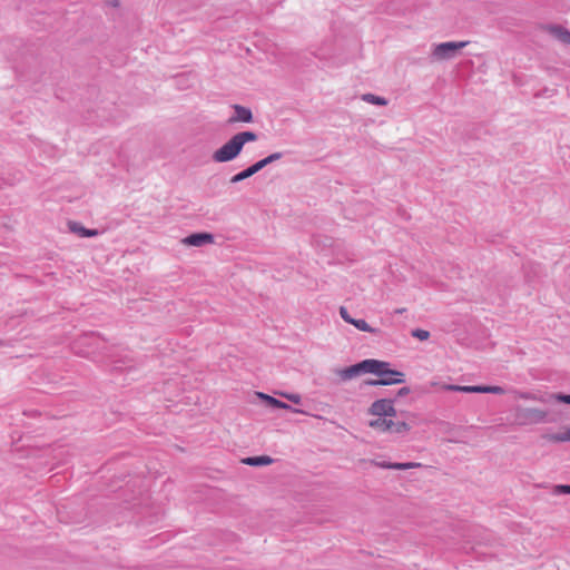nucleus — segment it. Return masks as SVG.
<instances>
[{
    "instance_id": "obj_1",
    "label": "nucleus",
    "mask_w": 570,
    "mask_h": 570,
    "mask_svg": "<svg viewBox=\"0 0 570 570\" xmlns=\"http://www.w3.org/2000/svg\"><path fill=\"white\" fill-rule=\"evenodd\" d=\"M257 135L253 131H240L234 135L226 144L214 151L213 160L215 163H227L235 159L242 151L244 145L255 141Z\"/></svg>"
},
{
    "instance_id": "obj_2",
    "label": "nucleus",
    "mask_w": 570,
    "mask_h": 570,
    "mask_svg": "<svg viewBox=\"0 0 570 570\" xmlns=\"http://www.w3.org/2000/svg\"><path fill=\"white\" fill-rule=\"evenodd\" d=\"M382 366L383 365L379 363V360L366 358L348 367L336 370L335 373L341 377V380L350 381L361 374L376 373Z\"/></svg>"
},
{
    "instance_id": "obj_3",
    "label": "nucleus",
    "mask_w": 570,
    "mask_h": 570,
    "mask_svg": "<svg viewBox=\"0 0 570 570\" xmlns=\"http://www.w3.org/2000/svg\"><path fill=\"white\" fill-rule=\"evenodd\" d=\"M383 366L379 370V372L373 373L379 376L376 380H366L364 383L366 385L377 386V385H393L401 384L404 380V374L400 371L391 368V364L385 361H380Z\"/></svg>"
},
{
    "instance_id": "obj_4",
    "label": "nucleus",
    "mask_w": 570,
    "mask_h": 570,
    "mask_svg": "<svg viewBox=\"0 0 570 570\" xmlns=\"http://www.w3.org/2000/svg\"><path fill=\"white\" fill-rule=\"evenodd\" d=\"M548 412L537 407L517 406L514 422L519 425H531L547 422Z\"/></svg>"
},
{
    "instance_id": "obj_5",
    "label": "nucleus",
    "mask_w": 570,
    "mask_h": 570,
    "mask_svg": "<svg viewBox=\"0 0 570 570\" xmlns=\"http://www.w3.org/2000/svg\"><path fill=\"white\" fill-rule=\"evenodd\" d=\"M468 43L469 41H448L435 45L432 50V58L438 61L452 59Z\"/></svg>"
},
{
    "instance_id": "obj_6",
    "label": "nucleus",
    "mask_w": 570,
    "mask_h": 570,
    "mask_svg": "<svg viewBox=\"0 0 570 570\" xmlns=\"http://www.w3.org/2000/svg\"><path fill=\"white\" fill-rule=\"evenodd\" d=\"M368 413L375 416L393 417L396 415V410L392 400L380 399L371 404Z\"/></svg>"
},
{
    "instance_id": "obj_7",
    "label": "nucleus",
    "mask_w": 570,
    "mask_h": 570,
    "mask_svg": "<svg viewBox=\"0 0 570 570\" xmlns=\"http://www.w3.org/2000/svg\"><path fill=\"white\" fill-rule=\"evenodd\" d=\"M214 236L209 233H194L185 237L183 243L188 246L200 247L206 244H212Z\"/></svg>"
},
{
    "instance_id": "obj_8",
    "label": "nucleus",
    "mask_w": 570,
    "mask_h": 570,
    "mask_svg": "<svg viewBox=\"0 0 570 570\" xmlns=\"http://www.w3.org/2000/svg\"><path fill=\"white\" fill-rule=\"evenodd\" d=\"M256 395L258 396V399L263 400L271 407L289 410V411H293L294 413H298V414L304 413V411L298 410V409H293L289 404L283 402L274 396H271L268 394L257 392Z\"/></svg>"
},
{
    "instance_id": "obj_9",
    "label": "nucleus",
    "mask_w": 570,
    "mask_h": 570,
    "mask_svg": "<svg viewBox=\"0 0 570 570\" xmlns=\"http://www.w3.org/2000/svg\"><path fill=\"white\" fill-rule=\"evenodd\" d=\"M234 115L228 119V122H250L253 120V114L249 108L234 105Z\"/></svg>"
},
{
    "instance_id": "obj_10",
    "label": "nucleus",
    "mask_w": 570,
    "mask_h": 570,
    "mask_svg": "<svg viewBox=\"0 0 570 570\" xmlns=\"http://www.w3.org/2000/svg\"><path fill=\"white\" fill-rule=\"evenodd\" d=\"M263 168H264L263 163H261V160H258L255 164H253L252 166L247 167L246 169L234 175L230 178V183L236 184L242 180H245V179L252 177L253 175H255L256 173H258L259 170H262Z\"/></svg>"
},
{
    "instance_id": "obj_11",
    "label": "nucleus",
    "mask_w": 570,
    "mask_h": 570,
    "mask_svg": "<svg viewBox=\"0 0 570 570\" xmlns=\"http://www.w3.org/2000/svg\"><path fill=\"white\" fill-rule=\"evenodd\" d=\"M550 35L556 37L560 42L570 45V31L558 24H548L544 28Z\"/></svg>"
},
{
    "instance_id": "obj_12",
    "label": "nucleus",
    "mask_w": 570,
    "mask_h": 570,
    "mask_svg": "<svg viewBox=\"0 0 570 570\" xmlns=\"http://www.w3.org/2000/svg\"><path fill=\"white\" fill-rule=\"evenodd\" d=\"M374 464L382 469H390V470H410L420 468L422 464L417 462H405V463H391L386 461H375Z\"/></svg>"
},
{
    "instance_id": "obj_13",
    "label": "nucleus",
    "mask_w": 570,
    "mask_h": 570,
    "mask_svg": "<svg viewBox=\"0 0 570 570\" xmlns=\"http://www.w3.org/2000/svg\"><path fill=\"white\" fill-rule=\"evenodd\" d=\"M368 425L372 429H375V430L381 431V432H390V431H392L393 420L387 419V417L379 416L375 420H371L368 422Z\"/></svg>"
},
{
    "instance_id": "obj_14",
    "label": "nucleus",
    "mask_w": 570,
    "mask_h": 570,
    "mask_svg": "<svg viewBox=\"0 0 570 570\" xmlns=\"http://www.w3.org/2000/svg\"><path fill=\"white\" fill-rule=\"evenodd\" d=\"M543 439L554 443L570 442V428H566L563 431L560 432L546 433L543 435Z\"/></svg>"
},
{
    "instance_id": "obj_15",
    "label": "nucleus",
    "mask_w": 570,
    "mask_h": 570,
    "mask_svg": "<svg viewBox=\"0 0 570 570\" xmlns=\"http://www.w3.org/2000/svg\"><path fill=\"white\" fill-rule=\"evenodd\" d=\"M243 463L250 466H262L273 463V459L268 455L248 456L243 459Z\"/></svg>"
},
{
    "instance_id": "obj_16",
    "label": "nucleus",
    "mask_w": 570,
    "mask_h": 570,
    "mask_svg": "<svg viewBox=\"0 0 570 570\" xmlns=\"http://www.w3.org/2000/svg\"><path fill=\"white\" fill-rule=\"evenodd\" d=\"M70 229L80 235L81 237H92L98 235V232L96 229H87L78 225L77 223L70 224Z\"/></svg>"
},
{
    "instance_id": "obj_17",
    "label": "nucleus",
    "mask_w": 570,
    "mask_h": 570,
    "mask_svg": "<svg viewBox=\"0 0 570 570\" xmlns=\"http://www.w3.org/2000/svg\"><path fill=\"white\" fill-rule=\"evenodd\" d=\"M352 325H354L357 330L362 331V332H368V333H372V334H377L380 333V330L379 328H375V327H372L370 326L365 320L363 318H354Z\"/></svg>"
},
{
    "instance_id": "obj_18",
    "label": "nucleus",
    "mask_w": 570,
    "mask_h": 570,
    "mask_svg": "<svg viewBox=\"0 0 570 570\" xmlns=\"http://www.w3.org/2000/svg\"><path fill=\"white\" fill-rule=\"evenodd\" d=\"M362 100L368 102V104H373V105H377V106H385L387 104L386 99L383 98V97H380V96H375L373 94H365L362 96Z\"/></svg>"
},
{
    "instance_id": "obj_19",
    "label": "nucleus",
    "mask_w": 570,
    "mask_h": 570,
    "mask_svg": "<svg viewBox=\"0 0 570 570\" xmlns=\"http://www.w3.org/2000/svg\"><path fill=\"white\" fill-rule=\"evenodd\" d=\"M410 425L406 423V422H394L393 421V426H392V431H390L391 433H396V434H404L406 432L410 431Z\"/></svg>"
},
{
    "instance_id": "obj_20",
    "label": "nucleus",
    "mask_w": 570,
    "mask_h": 570,
    "mask_svg": "<svg viewBox=\"0 0 570 570\" xmlns=\"http://www.w3.org/2000/svg\"><path fill=\"white\" fill-rule=\"evenodd\" d=\"M547 400L550 401H558L561 403L570 404V394H563V393H552L547 396Z\"/></svg>"
},
{
    "instance_id": "obj_21",
    "label": "nucleus",
    "mask_w": 570,
    "mask_h": 570,
    "mask_svg": "<svg viewBox=\"0 0 570 570\" xmlns=\"http://www.w3.org/2000/svg\"><path fill=\"white\" fill-rule=\"evenodd\" d=\"M482 393L501 395L504 393V389L497 385H482Z\"/></svg>"
},
{
    "instance_id": "obj_22",
    "label": "nucleus",
    "mask_w": 570,
    "mask_h": 570,
    "mask_svg": "<svg viewBox=\"0 0 570 570\" xmlns=\"http://www.w3.org/2000/svg\"><path fill=\"white\" fill-rule=\"evenodd\" d=\"M282 157H283L282 153H274V154H271L269 156L261 159V163H263V166L266 167L267 165L281 159Z\"/></svg>"
},
{
    "instance_id": "obj_23",
    "label": "nucleus",
    "mask_w": 570,
    "mask_h": 570,
    "mask_svg": "<svg viewBox=\"0 0 570 570\" xmlns=\"http://www.w3.org/2000/svg\"><path fill=\"white\" fill-rule=\"evenodd\" d=\"M412 336L420 341H425L430 337V332L422 328H416L412 331Z\"/></svg>"
},
{
    "instance_id": "obj_24",
    "label": "nucleus",
    "mask_w": 570,
    "mask_h": 570,
    "mask_svg": "<svg viewBox=\"0 0 570 570\" xmlns=\"http://www.w3.org/2000/svg\"><path fill=\"white\" fill-rule=\"evenodd\" d=\"M462 393H482V385H461Z\"/></svg>"
},
{
    "instance_id": "obj_25",
    "label": "nucleus",
    "mask_w": 570,
    "mask_h": 570,
    "mask_svg": "<svg viewBox=\"0 0 570 570\" xmlns=\"http://www.w3.org/2000/svg\"><path fill=\"white\" fill-rule=\"evenodd\" d=\"M520 397L525 399V400L539 401V402H542V403H548L549 402V400H547V397H544V396H537V395L530 394V393H521Z\"/></svg>"
},
{
    "instance_id": "obj_26",
    "label": "nucleus",
    "mask_w": 570,
    "mask_h": 570,
    "mask_svg": "<svg viewBox=\"0 0 570 570\" xmlns=\"http://www.w3.org/2000/svg\"><path fill=\"white\" fill-rule=\"evenodd\" d=\"M282 396H284L294 404H299L302 402L301 395L296 393H282Z\"/></svg>"
},
{
    "instance_id": "obj_27",
    "label": "nucleus",
    "mask_w": 570,
    "mask_h": 570,
    "mask_svg": "<svg viewBox=\"0 0 570 570\" xmlns=\"http://www.w3.org/2000/svg\"><path fill=\"white\" fill-rule=\"evenodd\" d=\"M556 494H570V485L569 484H559L554 487Z\"/></svg>"
},
{
    "instance_id": "obj_28",
    "label": "nucleus",
    "mask_w": 570,
    "mask_h": 570,
    "mask_svg": "<svg viewBox=\"0 0 570 570\" xmlns=\"http://www.w3.org/2000/svg\"><path fill=\"white\" fill-rule=\"evenodd\" d=\"M340 315L348 324H352L354 321V318L348 314V312L345 307L340 308Z\"/></svg>"
},
{
    "instance_id": "obj_29",
    "label": "nucleus",
    "mask_w": 570,
    "mask_h": 570,
    "mask_svg": "<svg viewBox=\"0 0 570 570\" xmlns=\"http://www.w3.org/2000/svg\"><path fill=\"white\" fill-rule=\"evenodd\" d=\"M445 391L460 392L461 385L446 384L443 386Z\"/></svg>"
},
{
    "instance_id": "obj_30",
    "label": "nucleus",
    "mask_w": 570,
    "mask_h": 570,
    "mask_svg": "<svg viewBox=\"0 0 570 570\" xmlns=\"http://www.w3.org/2000/svg\"><path fill=\"white\" fill-rule=\"evenodd\" d=\"M410 393V389L409 387H402L397 392V395L399 396H404V395H407Z\"/></svg>"
}]
</instances>
